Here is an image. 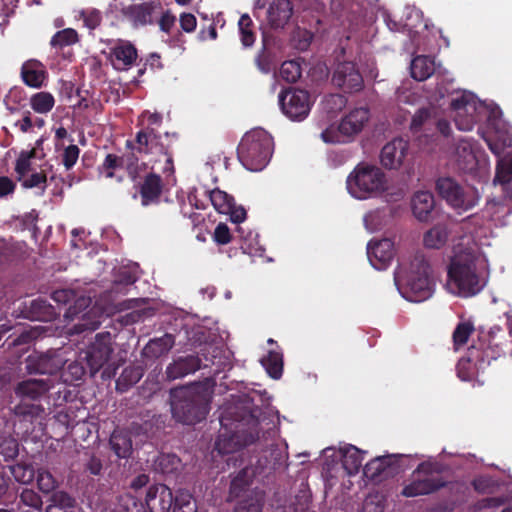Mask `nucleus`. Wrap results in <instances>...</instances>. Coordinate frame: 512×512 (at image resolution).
I'll list each match as a JSON object with an SVG mask.
<instances>
[{
  "mask_svg": "<svg viewBox=\"0 0 512 512\" xmlns=\"http://www.w3.org/2000/svg\"><path fill=\"white\" fill-rule=\"evenodd\" d=\"M14 412L16 415L30 417L31 419L42 418L45 414V410L42 406L37 404H30L26 401H21L18 405L14 407Z\"/></svg>",
  "mask_w": 512,
  "mask_h": 512,
  "instance_id": "6e6d98bb",
  "label": "nucleus"
},
{
  "mask_svg": "<svg viewBox=\"0 0 512 512\" xmlns=\"http://www.w3.org/2000/svg\"><path fill=\"white\" fill-rule=\"evenodd\" d=\"M29 104L34 112L38 114H47L53 109L55 105V98L51 93L41 91L30 97Z\"/></svg>",
  "mask_w": 512,
  "mask_h": 512,
  "instance_id": "79ce46f5",
  "label": "nucleus"
},
{
  "mask_svg": "<svg viewBox=\"0 0 512 512\" xmlns=\"http://www.w3.org/2000/svg\"><path fill=\"white\" fill-rule=\"evenodd\" d=\"M493 184L502 185L506 196L512 199V158L498 161Z\"/></svg>",
  "mask_w": 512,
  "mask_h": 512,
  "instance_id": "473e14b6",
  "label": "nucleus"
},
{
  "mask_svg": "<svg viewBox=\"0 0 512 512\" xmlns=\"http://www.w3.org/2000/svg\"><path fill=\"white\" fill-rule=\"evenodd\" d=\"M394 281L402 297L410 302L425 301L433 293L430 266L421 255L410 263H401L394 273Z\"/></svg>",
  "mask_w": 512,
  "mask_h": 512,
  "instance_id": "7ed1b4c3",
  "label": "nucleus"
},
{
  "mask_svg": "<svg viewBox=\"0 0 512 512\" xmlns=\"http://www.w3.org/2000/svg\"><path fill=\"white\" fill-rule=\"evenodd\" d=\"M162 189L161 178L155 173H149L141 186V203L148 206L156 202Z\"/></svg>",
  "mask_w": 512,
  "mask_h": 512,
  "instance_id": "7c9ffc66",
  "label": "nucleus"
},
{
  "mask_svg": "<svg viewBox=\"0 0 512 512\" xmlns=\"http://www.w3.org/2000/svg\"><path fill=\"white\" fill-rule=\"evenodd\" d=\"M279 76L288 83L296 82L301 76L300 64L295 60L283 62L279 70Z\"/></svg>",
  "mask_w": 512,
  "mask_h": 512,
  "instance_id": "603ef678",
  "label": "nucleus"
},
{
  "mask_svg": "<svg viewBox=\"0 0 512 512\" xmlns=\"http://www.w3.org/2000/svg\"><path fill=\"white\" fill-rule=\"evenodd\" d=\"M21 76L26 85L39 88L45 81L46 72L39 61L29 60L22 65Z\"/></svg>",
  "mask_w": 512,
  "mask_h": 512,
  "instance_id": "c85d7f7f",
  "label": "nucleus"
},
{
  "mask_svg": "<svg viewBox=\"0 0 512 512\" xmlns=\"http://www.w3.org/2000/svg\"><path fill=\"white\" fill-rule=\"evenodd\" d=\"M74 18L76 21H82L83 27L89 31L98 28L102 22V13L100 10L88 7L74 11Z\"/></svg>",
  "mask_w": 512,
  "mask_h": 512,
  "instance_id": "ea45409f",
  "label": "nucleus"
},
{
  "mask_svg": "<svg viewBox=\"0 0 512 512\" xmlns=\"http://www.w3.org/2000/svg\"><path fill=\"white\" fill-rule=\"evenodd\" d=\"M20 499L23 504L26 506L32 507L34 509H41L42 507V499L41 497L32 489H24L21 492Z\"/></svg>",
  "mask_w": 512,
  "mask_h": 512,
  "instance_id": "0e129e2a",
  "label": "nucleus"
},
{
  "mask_svg": "<svg viewBox=\"0 0 512 512\" xmlns=\"http://www.w3.org/2000/svg\"><path fill=\"white\" fill-rule=\"evenodd\" d=\"M237 233L242 240L241 249L244 253L251 256L263 255L264 248L259 244L257 233L251 230H245L243 227H238Z\"/></svg>",
  "mask_w": 512,
  "mask_h": 512,
  "instance_id": "c9c22d12",
  "label": "nucleus"
},
{
  "mask_svg": "<svg viewBox=\"0 0 512 512\" xmlns=\"http://www.w3.org/2000/svg\"><path fill=\"white\" fill-rule=\"evenodd\" d=\"M263 500V494L261 492H257L249 499L239 503L235 509V512H261Z\"/></svg>",
  "mask_w": 512,
  "mask_h": 512,
  "instance_id": "bf43d9fd",
  "label": "nucleus"
},
{
  "mask_svg": "<svg viewBox=\"0 0 512 512\" xmlns=\"http://www.w3.org/2000/svg\"><path fill=\"white\" fill-rule=\"evenodd\" d=\"M121 159L113 154H108L101 166V173L106 178H111L113 176L112 170L117 168L120 165Z\"/></svg>",
  "mask_w": 512,
  "mask_h": 512,
  "instance_id": "774afa93",
  "label": "nucleus"
},
{
  "mask_svg": "<svg viewBox=\"0 0 512 512\" xmlns=\"http://www.w3.org/2000/svg\"><path fill=\"white\" fill-rule=\"evenodd\" d=\"M339 453L342 458V468L346 474L351 476L358 473L362 466L365 452L353 445H347L340 448Z\"/></svg>",
  "mask_w": 512,
  "mask_h": 512,
  "instance_id": "a878e982",
  "label": "nucleus"
},
{
  "mask_svg": "<svg viewBox=\"0 0 512 512\" xmlns=\"http://www.w3.org/2000/svg\"><path fill=\"white\" fill-rule=\"evenodd\" d=\"M209 197L213 207L221 214L230 215L234 223H241L246 219V211L243 207H235L233 198L220 189L210 191Z\"/></svg>",
  "mask_w": 512,
  "mask_h": 512,
  "instance_id": "6ab92c4d",
  "label": "nucleus"
},
{
  "mask_svg": "<svg viewBox=\"0 0 512 512\" xmlns=\"http://www.w3.org/2000/svg\"><path fill=\"white\" fill-rule=\"evenodd\" d=\"M53 386L54 382L50 378L28 379L16 386L15 394L21 401L36 400L45 395Z\"/></svg>",
  "mask_w": 512,
  "mask_h": 512,
  "instance_id": "b1692460",
  "label": "nucleus"
},
{
  "mask_svg": "<svg viewBox=\"0 0 512 512\" xmlns=\"http://www.w3.org/2000/svg\"><path fill=\"white\" fill-rule=\"evenodd\" d=\"M273 138L262 128L247 132L237 149L238 159L250 171H261L269 163L273 154Z\"/></svg>",
  "mask_w": 512,
  "mask_h": 512,
  "instance_id": "423d86ee",
  "label": "nucleus"
},
{
  "mask_svg": "<svg viewBox=\"0 0 512 512\" xmlns=\"http://www.w3.org/2000/svg\"><path fill=\"white\" fill-rule=\"evenodd\" d=\"M21 181V184L26 189L37 188L39 189V194L42 195L46 188L47 175L44 173V170L41 172H35L32 174H27L22 179H18Z\"/></svg>",
  "mask_w": 512,
  "mask_h": 512,
  "instance_id": "8fccbe9b",
  "label": "nucleus"
},
{
  "mask_svg": "<svg viewBox=\"0 0 512 512\" xmlns=\"http://www.w3.org/2000/svg\"><path fill=\"white\" fill-rule=\"evenodd\" d=\"M127 146L140 154L149 156L148 163L152 164V170L167 174L173 172L172 156L162 142L161 135L157 134L154 129L147 127L140 130L136 135L135 144L128 141Z\"/></svg>",
  "mask_w": 512,
  "mask_h": 512,
  "instance_id": "0eeeda50",
  "label": "nucleus"
},
{
  "mask_svg": "<svg viewBox=\"0 0 512 512\" xmlns=\"http://www.w3.org/2000/svg\"><path fill=\"white\" fill-rule=\"evenodd\" d=\"M436 125L438 130L444 135L448 136L451 132V127L448 121L437 119L434 109L423 108L420 109L412 118L411 129L414 133L420 130H427L431 126Z\"/></svg>",
  "mask_w": 512,
  "mask_h": 512,
  "instance_id": "5701e85b",
  "label": "nucleus"
},
{
  "mask_svg": "<svg viewBox=\"0 0 512 512\" xmlns=\"http://www.w3.org/2000/svg\"><path fill=\"white\" fill-rule=\"evenodd\" d=\"M505 489L508 492L506 496L486 498L482 501L483 507H498L512 500V481L505 484Z\"/></svg>",
  "mask_w": 512,
  "mask_h": 512,
  "instance_id": "69168bd1",
  "label": "nucleus"
},
{
  "mask_svg": "<svg viewBox=\"0 0 512 512\" xmlns=\"http://www.w3.org/2000/svg\"><path fill=\"white\" fill-rule=\"evenodd\" d=\"M512 208L504 200L492 199L485 205L481 214L469 216L461 224V229L470 234H481V229H489L492 225L504 226Z\"/></svg>",
  "mask_w": 512,
  "mask_h": 512,
  "instance_id": "1a4fd4ad",
  "label": "nucleus"
},
{
  "mask_svg": "<svg viewBox=\"0 0 512 512\" xmlns=\"http://www.w3.org/2000/svg\"><path fill=\"white\" fill-rule=\"evenodd\" d=\"M409 144L403 138H394L385 144L380 153L381 164L387 169H399L408 154Z\"/></svg>",
  "mask_w": 512,
  "mask_h": 512,
  "instance_id": "f3484780",
  "label": "nucleus"
},
{
  "mask_svg": "<svg viewBox=\"0 0 512 512\" xmlns=\"http://www.w3.org/2000/svg\"><path fill=\"white\" fill-rule=\"evenodd\" d=\"M434 472H440L437 463H421L412 473L410 480L404 484L401 495L412 498L432 493L440 488L443 483L433 476Z\"/></svg>",
  "mask_w": 512,
  "mask_h": 512,
  "instance_id": "f8f14e48",
  "label": "nucleus"
},
{
  "mask_svg": "<svg viewBox=\"0 0 512 512\" xmlns=\"http://www.w3.org/2000/svg\"><path fill=\"white\" fill-rule=\"evenodd\" d=\"M35 152L34 150L30 151H22L15 164V172L18 176V179H22L26 176L31 170V161L34 158Z\"/></svg>",
  "mask_w": 512,
  "mask_h": 512,
  "instance_id": "13d9d810",
  "label": "nucleus"
},
{
  "mask_svg": "<svg viewBox=\"0 0 512 512\" xmlns=\"http://www.w3.org/2000/svg\"><path fill=\"white\" fill-rule=\"evenodd\" d=\"M200 368L199 359L194 356L179 358L166 368V375L169 380L182 378Z\"/></svg>",
  "mask_w": 512,
  "mask_h": 512,
  "instance_id": "bb28decb",
  "label": "nucleus"
},
{
  "mask_svg": "<svg viewBox=\"0 0 512 512\" xmlns=\"http://www.w3.org/2000/svg\"><path fill=\"white\" fill-rule=\"evenodd\" d=\"M449 236V230L446 225L438 224L433 226L423 236V244L427 248L439 249L442 247Z\"/></svg>",
  "mask_w": 512,
  "mask_h": 512,
  "instance_id": "e433bc0d",
  "label": "nucleus"
},
{
  "mask_svg": "<svg viewBox=\"0 0 512 512\" xmlns=\"http://www.w3.org/2000/svg\"><path fill=\"white\" fill-rule=\"evenodd\" d=\"M153 6L150 4L134 5L130 8V19L135 27L151 24Z\"/></svg>",
  "mask_w": 512,
  "mask_h": 512,
  "instance_id": "c03bdc74",
  "label": "nucleus"
},
{
  "mask_svg": "<svg viewBox=\"0 0 512 512\" xmlns=\"http://www.w3.org/2000/svg\"><path fill=\"white\" fill-rule=\"evenodd\" d=\"M439 195L455 209L468 210L473 208L480 200V193L474 187H462L450 177L439 178L436 182Z\"/></svg>",
  "mask_w": 512,
  "mask_h": 512,
  "instance_id": "9b49d317",
  "label": "nucleus"
},
{
  "mask_svg": "<svg viewBox=\"0 0 512 512\" xmlns=\"http://www.w3.org/2000/svg\"><path fill=\"white\" fill-rule=\"evenodd\" d=\"M145 501L150 512H169L173 493L166 485L155 484L148 488Z\"/></svg>",
  "mask_w": 512,
  "mask_h": 512,
  "instance_id": "aec40b11",
  "label": "nucleus"
},
{
  "mask_svg": "<svg viewBox=\"0 0 512 512\" xmlns=\"http://www.w3.org/2000/svg\"><path fill=\"white\" fill-rule=\"evenodd\" d=\"M434 196L429 191H418L412 198V211L419 221H427L434 208Z\"/></svg>",
  "mask_w": 512,
  "mask_h": 512,
  "instance_id": "cd10ccee",
  "label": "nucleus"
},
{
  "mask_svg": "<svg viewBox=\"0 0 512 512\" xmlns=\"http://www.w3.org/2000/svg\"><path fill=\"white\" fill-rule=\"evenodd\" d=\"M173 503L175 504V508H188V512H197L193 497L187 490H178L176 496H173Z\"/></svg>",
  "mask_w": 512,
  "mask_h": 512,
  "instance_id": "052dcab7",
  "label": "nucleus"
},
{
  "mask_svg": "<svg viewBox=\"0 0 512 512\" xmlns=\"http://www.w3.org/2000/svg\"><path fill=\"white\" fill-rule=\"evenodd\" d=\"M79 41L78 32L73 28H65L56 32L50 40V45L54 49H62L76 44Z\"/></svg>",
  "mask_w": 512,
  "mask_h": 512,
  "instance_id": "a18cd8bd",
  "label": "nucleus"
},
{
  "mask_svg": "<svg viewBox=\"0 0 512 512\" xmlns=\"http://www.w3.org/2000/svg\"><path fill=\"white\" fill-rule=\"evenodd\" d=\"M111 63L117 70L128 69L137 58L136 48L129 42L119 41L111 49Z\"/></svg>",
  "mask_w": 512,
  "mask_h": 512,
  "instance_id": "393cba45",
  "label": "nucleus"
},
{
  "mask_svg": "<svg viewBox=\"0 0 512 512\" xmlns=\"http://www.w3.org/2000/svg\"><path fill=\"white\" fill-rule=\"evenodd\" d=\"M342 136H344L339 131V127L335 128L333 125L329 126L325 130H323L320 134L323 142L328 144H336L343 142Z\"/></svg>",
  "mask_w": 512,
  "mask_h": 512,
  "instance_id": "338daca9",
  "label": "nucleus"
},
{
  "mask_svg": "<svg viewBox=\"0 0 512 512\" xmlns=\"http://www.w3.org/2000/svg\"><path fill=\"white\" fill-rule=\"evenodd\" d=\"M132 431L116 429L110 436V446L119 458H128L132 454Z\"/></svg>",
  "mask_w": 512,
  "mask_h": 512,
  "instance_id": "c756f323",
  "label": "nucleus"
},
{
  "mask_svg": "<svg viewBox=\"0 0 512 512\" xmlns=\"http://www.w3.org/2000/svg\"><path fill=\"white\" fill-rule=\"evenodd\" d=\"M369 119L370 111L367 107L354 108L341 119L339 131L344 136H354L363 130Z\"/></svg>",
  "mask_w": 512,
  "mask_h": 512,
  "instance_id": "4be33fe9",
  "label": "nucleus"
},
{
  "mask_svg": "<svg viewBox=\"0 0 512 512\" xmlns=\"http://www.w3.org/2000/svg\"><path fill=\"white\" fill-rule=\"evenodd\" d=\"M144 299H129L121 304V310L134 309L126 315V323H135L140 321L145 316H151L153 311L151 309H140V305L144 303Z\"/></svg>",
  "mask_w": 512,
  "mask_h": 512,
  "instance_id": "49530a36",
  "label": "nucleus"
},
{
  "mask_svg": "<svg viewBox=\"0 0 512 512\" xmlns=\"http://www.w3.org/2000/svg\"><path fill=\"white\" fill-rule=\"evenodd\" d=\"M422 12L416 8L406 9V19L404 23H398L390 18L389 15H385V22L387 27L391 31H400L402 28L412 32L414 28L422 22Z\"/></svg>",
  "mask_w": 512,
  "mask_h": 512,
  "instance_id": "f704fd0d",
  "label": "nucleus"
},
{
  "mask_svg": "<svg viewBox=\"0 0 512 512\" xmlns=\"http://www.w3.org/2000/svg\"><path fill=\"white\" fill-rule=\"evenodd\" d=\"M453 161L461 171L473 175L479 181L488 180L490 162L477 142L461 139L453 153Z\"/></svg>",
  "mask_w": 512,
  "mask_h": 512,
  "instance_id": "6e6552de",
  "label": "nucleus"
},
{
  "mask_svg": "<svg viewBox=\"0 0 512 512\" xmlns=\"http://www.w3.org/2000/svg\"><path fill=\"white\" fill-rule=\"evenodd\" d=\"M226 420V417L223 415L220 416V422L224 429L221 430L215 443V449L219 454L224 455L233 453L242 447L253 443L256 440L257 437H255L253 434H242V431L240 430V424L236 425V431L234 433L228 432L226 428L228 424L225 423Z\"/></svg>",
  "mask_w": 512,
  "mask_h": 512,
  "instance_id": "4468645a",
  "label": "nucleus"
},
{
  "mask_svg": "<svg viewBox=\"0 0 512 512\" xmlns=\"http://www.w3.org/2000/svg\"><path fill=\"white\" fill-rule=\"evenodd\" d=\"M65 360L56 352L32 353L26 359V370L32 373L54 374L64 365Z\"/></svg>",
  "mask_w": 512,
  "mask_h": 512,
  "instance_id": "2eb2a0df",
  "label": "nucleus"
},
{
  "mask_svg": "<svg viewBox=\"0 0 512 512\" xmlns=\"http://www.w3.org/2000/svg\"><path fill=\"white\" fill-rule=\"evenodd\" d=\"M80 154V149L77 145L71 144L67 146L62 154V163L66 170H70L77 162Z\"/></svg>",
  "mask_w": 512,
  "mask_h": 512,
  "instance_id": "680f3d73",
  "label": "nucleus"
},
{
  "mask_svg": "<svg viewBox=\"0 0 512 512\" xmlns=\"http://www.w3.org/2000/svg\"><path fill=\"white\" fill-rule=\"evenodd\" d=\"M294 47L300 51H305L312 41V34L307 30L298 29L292 38Z\"/></svg>",
  "mask_w": 512,
  "mask_h": 512,
  "instance_id": "e2e57ef3",
  "label": "nucleus"
},
{
  "mask_svg": "<svg viewBox=\"0 0 512 512\" xmlns=\"http://www.w3.org/2000/svg\"><path fill=\"white\" fill-rule=\"evenodd\" d=\"M14 479L21 484H29L35 477V470L29 464L18 463L11 467Z\"/></svg>",
  "mask_w": 512,
  "mask_h": 512,
  "instance_id": "5fc2aeb1",
  "label": "nucleus"
},
{
  "mask_svg": "<svg viewBox=\"0 0 512 512\" xmlns=\"http://www.w3.org/2000/svg\"><path fill=\"white\" fill-rule=\"evenodd\" d=\"M240 41L243 47H251L256 40L255 25L248 14H243L238 21Z\"/></svg>",
  "mask_w": 512,
  "mask_h": 512,
  "instance_id": "a19ab883",
  "label": "nucleus"
},
{
  "mask_svg": "<svg viewBox=\"0 0 512 512\" xmlns=\"http://www.w3.org/2000/svg\"><path fill=\"white\" fill-rule=\"evenodd\" d=\"M279 105L282 112L291 120L305 119L311 109L312 100L309 93L302 89H288L279 96Z\"/></svg>",
  "mask_w": 512,
  "mask_h": 512,
  "instance_id": "ddd939ff",
  "label": "nucleus"
},
{
  "mask_svg": "<svg viewBox=\"0 0 512 512\" xmlns=\"http://www.w3.org/2000/svg\"><path fill=\"white\" fill-rule=\"evenodd\" d=\"M474 331V327L471 323L462 322L459 323L453 333V341L455 350H459L463 345H465Z\"/></svg>",
  "mask_w": 512,
  "mask_h": 512,
  "instance_id": "4d7b16f0",
  "label": "nucleus"
},
{
  "mask_svg": "<svg viewBox=\"0 0 512 512\" xmlns=\"http://www.w3.org/2000/svg\"><path fill=\"white\" fill-rule=\"evenodd\" d=\"M394 244L390 239L370 241L367 245V256L371 265L377 270L385 269L394 257Z\"/></svg>",
  "mask_w": 512,
  "mask_h": 512,
  "instance_id": "a211bd4d",
  "label": "nucleus"
},
{
  "mask_svg": "<svg viewBox=\"0 0 512 512\" xmlns=\"http://www.w3.org/2000/svg\"><path fill=\"white\" fill-rule=\"evenodd\" d=\"M175 339L171 334L151 339L143 348V355L149 358H158L167 354L174 346Z\"/></svg>",
  "mask_w": 512,
  "mask_h": 512,
  "instance_id": "2f4dec72",
  "label": "nucleus"
},
{
  "mask_svg": "<svg viewBox=\"0 0 512 512\" xmlns=\"http://www.w3.org/2000/svg\"><path fill=\"white\" fill-rule=\"evenodd\" d=\"M390 464V456H377L364 466V474L367 478H377Z\"/></svg>",
  "mask_w": 512,
  "mask_h": 512,
  "instance_id": "09e8293b",
  "label": "nucleus"
},
{
  "mask_svg": "<svg viewBox=\"0 0 512 512\" xmlns=\"http://www.w3.org/2000/svg\"><path fill=\"white\" fill-rule=\"evenodd\" d=\"M332 81L344 92H356L363 87V78L352 62L340 63L334 71Z\"/></svg>",
  "mask_w": 512,
  "mask_h": 512,
  "instance_id": "dca6fc26",
  "label": "nucleus"
},
{
  "mask_svg": "<svg viewBox=\"0 0 512 512\" xmlns=\"http://www.w3.org/2000/svg\"><path fill=\"white\" fill-rule=\"evenodd\" d=\"M411 76L417 81H424L435 71V62L428 56H417L411 61Z\"/></svg>",
  "mask_w": 512,
  "mask_h": 512,
  "instance_id": "72a5a7b5",
  "label": "nucleus"
},
{
  "mask_svg": "<svg viewBox=\"0 0 512 512\" xmlns=\"http://www.w3.org/2000/svg\"><path fill=\"white\" fill-rule=\"evenodd\" d=\"M112 352L113 348L110 335L97 334L95 341L86 352V361L90 368L91 376H94L102 368V379H111L115 376L120 363L114 361L110 362Z\"/></svg>",
  "mask_w": 512,
  "mask_h": 512,
  "instance_id": "9d476101",
  "label": "nucleus"
},
{
  "mask_svg": "<svg viewBox=\"0 0 512 512\" xmlns=\"http://www.w3.org/2000/svg\"><path fill=\"white\" fill-rule=\"evenodd\" d=\"M143 376V370L139 366L126 367L116 381V390L123 393L135 385Z\"/></svg>",
  "mask_w": 512,
  "mask_h": 512,
  "instance_id": "58836bf2",
  "label": "nucleus"
},
{
  "mask_svg": "<svg viewBox=\"0 0 512 512\" xmlns=\"http://www.w3.org/2000/svg\"><path fill=\"white\" fill-rule=\"evenodd\" d=\"M346 187L353 198L366 200L379 197L386 192L388 179L377 165L361 162L348 175Z\"/></svg>",
  "mask_w": 512,
  "mask_h": 512,
  "instance_id": "39448f33",
  "label": "nucleus"
},
{
  "mask_svg": "<svg viewBox=\"0 0 512 512\" xmlns=\"http://www.w3.org/2000/svg\"><path fill=\"white\" fill-rule=\"evenodd\" d=\"M292 14L293 4L290 0H267L266 19L271 28H283Z\"/></svg>",
  "mask_w": 512,
  "mask_h": 512,
  "instance_id": "412c9836",
  "label": "nucleus"
},
{
  "mask_svg": "<svg viewBox=\"0 0 512 512\" xmlns=\"http://www.w3.org/2000/svg\"><path fill=\"white\" fill-rule=\"evenodd\" d=\"M487 260L479 251L472 236H464L454 244L447 267V290L456 296L468 298L480 293L487 284Z\"/></svg>",
  "mask_w": 512,
  "mask_h": 512,
  "instance_id": "f03ea898",
  "label": "nucleus"
},
{
  "mask_svg": "<svg viewBox=\"0 0 512 512\" xmlns=\"http://www.w3.org/2000/svg\"><path fill=\"white\" fill-rule=\"evenodd\" d=\"M171 411L174 419L186 425L202 421L209 411L210 395L206 389L194 385L171 391Z\"/></svg>",
  "mask_w": 512,
  "mask_h": 512,
  "instance_id": "20e7f679",
  "label": "nucleus"
},
{
  "mask_svg": "<svg viewBox=\"0 0 512 512\" xmlns=\"http://www.w3.org/2000/svg\"><path fill=\"white\" fill-rule=\"evenodd\" d=\"M181 460L175 454H160L154 461L155 469L164 474L177 471Z\"/></svg>",
  "mask_w": 512,
  "mask_h": 512,
  "instance_id": "de8ad7c7",
  "label": "nucleus"
},
{
  "mask_svg": "<svg viewBox=\"0 0 512 512\" xmlns=\"http://www.w3.org/2000/svg\"><path fill=\"white\" fill-rule=\"evenodd\" d=\"M37 486L44 494H49L56 489L58 482L54 476L46 469H38L37 471Z\"/></svg>",
  "mask_w": 512,
  "mask_h": 512,
  "instance_id": "864d4df0",
  "label": "nucleus"
},
{
  "mask_svg": "<svg viewBox=\"0 0 512 512\" xmlns=\"http://www.w3.org/2000/svg\"><path fill=\"white\" fill-rule=\"evenodd\" d=\"M261 363L270 377L279 379L283 372V355L278 351H270Z\"/></svg>",
  "mask_w": 512,
  "mask_h": 512,
  "instance_id": "37998d69",
  "label": "nucleus"
},
{
  "mask_svg": "<svg viewBox=\"0 0 512 512\" xmlns=\"http://www.w3.org/2000/svg\"><path fill=\"white\" fill-rule=\"evenodd\" d=\"M116 512H144V505L132 494L125 493L118 499Z\"/></svg>",
  "mask_w": 512,
  "mask_h": 512,
  "instance_id": "3c124183",
  "label": "nucleus"
},
{
  "mask_svg": "<svg viewBox=\"0 0 512 512\" xmlns=\"http://www.w3.org/2000/svg\"><path fill=\"white\" fill-rule=\"evenodd\" d=\"M76 501L67 492L57 491L50 499L46 512H74Z\"/></svg>",
  "mask_w": 512,
  "mask_h": 512,
  "instance_id": "4c0bfd02",
  "label": "nucleus"
},
{
  "mask_svg": "<svg viewBox=\"0 0 512 512\" xmlns=\"http://www.w3.org/2000/svg\"><path fill=\"white\" fill-rule=\"evenodd\" d=\"M449 105L456 127L461 131H471L485 116L488 125L494 130L496 142L482 135L489 149L500 155L504 147L512 146V127L501 119L498 106L481 101L469 91H456L449 95Z\"/></svg>",
  "mask_w": 512,
  "mask_h": 512,
  "instance_id": "f257e3e1",
  "label": "nucleus"
}]
</instances>
